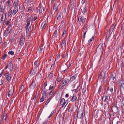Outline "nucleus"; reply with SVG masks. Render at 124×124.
Here are the masks:
<instances>
[{
  "label": "nucleus",
  "instance_id": "f257e3e1",
  "mask_svg": "<svg viewBox=\"0 0 124 124\" xmlns=\"http://www.w3.org/2000/svg\"><path fill=\"white\" fill-rule=\"evenodd\" d=\"M98 79L102 84L104 83L106 81V79L105 78V73L104 72H102L100 73Z\"/></svg>",
  "mask_w": 124,
  "mask_h": 124
},
{
  "label": "nucleus",
  "instance_id": "f03ea898",
  "mask_svg": "<svg viewBox=\"0 0 124 124\" xmlns=\"http://www.w3.org/2000/svg\"><path fill=\"white\" fill-rule=\"evenodd\" d=\"M68 103L67 101H66L64 98H62L60 100V105L62 106V108H64L68 104Z\"/></svg>",
  "mask_w": 124,
  "mask_h": 124
},
{
  "label": "nucleus",
  "instance_id": "7ed1b4c3",
  "mask_svg": "<svg viewBox=\"0 0 124 124\" xmlns=\"http://www.w3.org/2000/svg\"><path fill=\"white\" fill-rule=\"evenodd\" d=\"M8 68L10 72H12L13 70V65L11 62H10L6 66L5 69H7Z\"/></svg>",
  "mask_w": 124,
  "mask_h": 124
},
{
  "label": "nucleus",
  "instance_id": "20e7f679",
  "mask_svg": "<svg viewBox=\"0 0 124 124\" xmlns=\"http://www.w3.org/2000/svg\"><path fill=\"white\" fill-rule=\"evenodd\" d=\"M13 73V72H12L11 74L10 75L9 73L8 72L4 74L5 77L7 80L9 81L11 79L12 77L11 74H12Z\"/></svg>",
  "mask_w": 124,
  "mask_h": 124
},
{
  "label": "nucleus",
  "instance_id": "39448f33",
  "mask_svg": "<svg viewBox=\"0 0 124 124\" xmlns=\"http://www.w3.org/2000/svg\"><path fill=\"white\" fill-rule=\"evenodd\" d=\"M30 22V18H28L27 20V25L25 27V28H26L27 30H28V31H29V30L31 29Z\"/></svg>",
  "mask_w": 124,
  "mask_h": 124
},
{
  "label": "nucleus",
  "instance_id": "423d86ee",
  "mask_svg": "<svg viewBox=\"0 0 124 124\" xmlns=\"http://www.w3.org/2000/svg\"><path fill=\"white\" fill-rule=\"evenodd\" d=\"M115 26L116 25L115 24H113L110 27L109 31L108 32L109 35H110L112 34Z\"/></svg>",
  "mask_w": 124,
  "mask_h": 124
},
{
  "label": "nucleus",
  "instance_id": "0eeeda50",
  "mask_svg": "<svg viewBox=\"0 0 124 124\" xmlns=\"http://www.w3.org/2000/svg\"><path fill=\"white\" fill-rule=\"evenodd\" d=\"M66 42L65 39H64L62 41V43L60 44V46L63 49H65L66 48Z\"/></svg>",
  "mask_w": 124,
  "mask_h": 124
},
{
  "label": "nucleus",
  "instance_id": "6e6552de",
  "mask_svg": "<svg viewBox=\"0 0 124 124\" xmlns=\"http://www.w3.org/2000/svg\"><path fill=\"white\" fill-rule=\"evenodd\" d=\"M69 82L67 81L66 79H63L61 84V85L63 87L67 84Z\"/></svg>",
  "mask_w": 124,
  "mask_h": 124
},
{
  "label": "nucleus",
  "instance_id": "1a4fd4ad",
  "mask_svg": "<svg viewBox=\"0 0 124 124\" xmlns=\"http://www.w3.org/2000/svg\"><path fill=\"white\" fill-rule=\"evenodd\" d=\"M119 85L121 88H124V80L122 79L119 82Z\"/></svg>",
  "mask_w": 124,
  "mask_h": 124
},
{
  "label": "nucleus",
  "instance_id": "9d476101",
  "mask_svg": "<svg viewBox=\"0 0 124 124\" xmlns=\"http://www.w3.org/2000/svg\"><path fill=\"white\" fill-rule=\"evenodd\" d=\"M70 100L72 102L75 101L77 99V97L75 95L73 94L72 97H71L69 98Z\"/></svg>",
  "mask_w": 124,
  "mask_h": 124
},
{
  "label": "nucleus",
  "instance_id": "9b49d317",
  "mask_svg": "<svg viewBox=\"0 0 124 124\" xmlns=\"http://www.w3.org/2000/svg\"><path fill=\"white\" fill-rule=\"evenodd\" d=\"M36 84L35 81H33L29 86V87L32 89H34L36 87Z\"/></svg>",
  "mask_w": 124,
  "mask_h": 124
},
{
  "label": "nucleus",
  "instance_id": "f8f14e48",
  "mask_svg": "<svg viewBox=\"0 0 124 124\" xmlns=\"http://www.w3.org/2000/svg\"><path fill=\"white\" fill-rule=\"evenodd\" d=\"M19 1L18 0H16L13 3V7L14 8H18V4Z\"/></svg>",
  "mask_w": 124,
  "mask_h": 124
},
{
  "label": "nucleus",
  "instance_id": "ddd939ff",
  "mask_svg": "<svg viewBox=\"0 0 124 124\" xmlns=\"http://www.w3.org/2000/svg\"><path fill=\"white\" fill-rule=\"evenodd\" d=\"M10 31L7 29V30H6L5 31L3 34V36L5 37H7Z\"/></svg>",
  "mask_w": 124,
  "mask_h": 124
},
{
  "label": "nucleus",
  "instance_id": "4468645a",
  "mask_svg": "<svg viewBox=\"0 0 124 124\" xmlns=\"http://www.w3.org/2000/svg\"><path fill=\"white\" fill-rule=\"evenodd\" d=\"M85 18L80 16L78 17V21L79 22H82V23H84L85 22Z\"/></svg>",
  "mask_w": 124,
  "mask_h": 124
},
{
  "label": "nucleus",
  "instance_id": "2eb2a0df",
  "mask_svg": "<svg viewBox=\"0 0 124 124\" xmlns=\"http://www.w3.org/2000/svg\"><path fill=\"white\" fill-rule=\"evenodd\" d=\"M18 10V8H14V9L12 11V14L13 16L15 15L16 13L17 12Z\"/></svg>",
  "mask_w": 124,
  "mask_h": 124
},
{
  "label": "nucleus",
  "instance_id": "dca6fc26",
  "mask_svg": "<svg viewBox=\"0 0 124 124\" xmlns=\"http://www.w3.org/2000/svg\"><path fill=\"white\" fill-rule=\"evenodd\" d=\"M8 119L7 118V115L6 114H4L3 118V121L4 123H6L7 122V120Z\"/></svg>",
  "mask_w": 124,
  "mask_h": 124
},
{
  "label": "nucleus",
  "instance_id": "f3484780",
  "mask_svg": "<svg viewBox=\"0 0 124 124\" xmlns=\"http://www.w3.org/2000/svg\"><path fill=\"white\" fill-rule=\"evenodd\" d=\"M24 38H21L19 43L20 45L22 46H23L24 43Z\"/></svg>",
  "mask_w": 124,
  "mask_h": 124
},
{
  "label": "nucleus",
  "instance_id": "a211bd4d",
  "mask_svg": "<svg viewBox=\"0 0 124 124\" xmlns=\"http://www.w3.org/2000/svg\"><path fill=\"white\" fill-rule=\"evenodd\" d=\"M46 24L45 23H42L41 27V29L42 30H43L45 28L46 26Z\"/></svg>",
  "mask_w": 124,
  "mask_h": 124
},
{
  "label": "nucleus",
  "instance_id": "6ab92c4d",
  "mask_svg": "<svg viewBox=\"0 0 124 124\" xmlns=\"http://www.w3.org/2000/svg\"><path fill=\"white\" fill-rule=\"evenodd\" d=\"M103 44L102 43H100L98 45L97 47V50H101L103 48Z\"/></svg>",
  "mask_w": 124,
  "mask_h": 124
},
{
  "label": "nucleus",
  "instance_id": "aec40b11",
  "mask_svg": "<svg viewBox=\"0 0 124 124\" xmlns=\"http://www.w3.org/2000/svg\"><path fill=\"white\" fill-rule=\"evenodd\" d=\"M54 90L53 89L51 90L49 94V95L50 96V97H52V98L53 97V95L54 94Z\"/></svg>",
  "mask_w": 124,
  "mask_h": 124
},
{
  "label": "nucleus",
  "instance_id": "412c9836",
  "mask_svg": "<svg viewBox=\"0 0 124 124\" xmlns=\"http://www.w3.org/2000/svg\"><path fill=\"white\" fill-rule=\"evenodd\" d=\"M42 97H43L46 98V91H45L44 90V91H42Z\"/></svg>",
  "mask_w": 124,
  "mask_h": 124
},
{
  "label": "nucleus",
  "instance_id": "4be33fe9",
  "mask_svg": "<svg viewBox=\"0 0 124 124\" xmlns=\"http://www.w3.org/2000/svg\"><path fill=\"white\" fill-rule=\"evenodd\" d=\"M54 82H53L52 84H51V85H50L49 87V90H50L51 89H54L55 88V87L54 86Z\"/></svg>",
  "mask_w": 124,
  "mask_h": 124
},
{
  "label": "nucleus",
  "instance_id": "5701e85b",
  "mask_svg": "<svg viewBox=\"0 0 124 124\" xmlns=\"http://www.w3.org/2000/svg\"><path fill=\"white\" fill-rule=\"evenodd\" d=\"M13 93V90L12 89L10 90L9 91L8 96V97H9L11 96H12Z\"/></svg>",
  "mask_w": 124,
  "mask_h": 124
},
{
  "label": "nucleus",
  "instance_id": "b1692460",
  "mask_svg": "<svg viewBox=\"0 0 124 124\" xmlns=\"http://www.w3.org/2000/svg\"><path fill=\"white\" fill-rule=\"evenodd\" d=\"M79 85H78V86L77 88L75 89H74L72 90L73 91V92L74 93L73 94L75 95L76 94L77 92V89L79 87Z\"/></svg>",
  "mask_w": 124,
  "mask_h": 124
},
{
  "label": "nucleus",
  "instance_id": "393cba45",
  "mask_svg": "<svg viewBox=\"0 0 124 124\" xmlns=\"http://www.w3.org/2000/svg\"><path fill=\"white\" fill-rule=\"evenodd\" d=\"M13 10L12 9V8H11L10 9L8 13V17H9L12 13Z\"/></svg>",
  "mask_w": 124,
  "mask_h": 124
},
{
  "label": "nucleus",
  "instance_id": "a878e982",
  "mask_svg": "<svg viewBox=\"0 0 124 124\" xmlns=\"http://www.w3.org/2000/svg\"><path fill=\"white\" fill-rule=\"evenodd\" d=\"M102 100H104L105 102L108 100V96H103L102 97Z\"/></svg>",
  "mask_w": 124,
  "mask_h": 124
},
{
  "label": "nucleus",
  "instance_id": "bb28decb",
  "mask_svg": "<svg viewBox=\"0 0 124 124\" xmlns=\"http://www.w3.org/2000/svg\"><path fill=\"white\" fill-rule=\"evenodd\" d=\"M12 26V24L10 23L8 25V27L7 29H8L10 31H11V28Z\"/></svg>",
  "mask_w": 124,
  "mask_h": 124
},
{
  "label": "nucleus",
  "instance_id": "cd10ccee",
  "mask_svg": "<svg viewBox=\"0 0 124 124\" xmlns=\"http://www.w3.org/2000/svg\"><path fill=\"white\" fill-rule=\"evenodd\" d=\"M43 45H40L39 47V48L38 51H39V52H41L42 50L43 49Z\"/></svg>",
  "mask_w": 124,
  "mask_h": 124
},
{
  "label": "nucleus",
  "instance_id": "c85d7f7f",
  "mask_svg": "<svg viewBox=\"0 0 124 124\" xmlns=\"http://www.w3.org/2000/svg\"><path fill=\"white\" fill-rule=\"evenodd\" d=\"M63 33L62 34V38L65 36L66 35V32L65 30H64L62 31Z\"/></svg>",
  "mask_w": 124,
  "mask_h": 124
},
{
  "label": "nucleus",
  "instance_id": "c756f323",
  "mask_svg": "<svg viewBox=\"0 0 124 124\" xmlns=\"http://www.w3.org/2000/svg\"><path fill=\"white\" fill-rule=\"evenodd\" d=\"M108 91H110L111 93H112L113 92V88L111 86H109L108 88Z\"/></svg>",
  "mask_w": 124,
  "mask_h": 124
},
{
  "label": "nucleus",
  "instance_id": "7c9ffc66",
  "mask_svg": "<svg viewBox=\"0 0 124 124\" xmlns=\"http://www.w3.org/2000/svg\"><path fill=\"white\" fill-rule=\"evenodd\" d=\"M28 12H32V11L33 8L32 7H29L27 8Z\"/></svg>",
  "mask_w": 124,
  "mask_h": 124
},
{
  "label": "nucleus",
  "instance_id": "2f4dec72",
  "mask_svg": "<svg viewBox=\"0 0 124 124\" xmlns=\"http://www.w3.org/2000/svg\"><path fill=\"white\" fill-rule=\"evenodd\" d=\"M76 78V77L75 76H73L71 77L70 80V81L71 82L73 81Z\"/></svg>",
  "mask_w": 124,
  "mask_h": 124
},
{
  "label": "nucleus",
  "instance_id": "473e14b6",
  "mask_svg": "<svg viewBox=\"0 0 124 124\" xmlns=\"http://www.w3.org/2000/svg\"><path fill=\"white\" fill-rule=\"evenodd\" d=\"M58 6L56 4H54L53 6V9L54 10L56 11L58 9Z\"/></svg>",
  "mask_w": 124,
  "mask_h": 124
},
{
  "label": "nucleus",
  "instance_id": "72a5a7b5",
  "mask_svg": "<svg viewBox=\"0 0 124 124\" xmlns=\"http://www.w3.org/2000/svg\"><path fill=\"white\" fill-rule=\"evenodd\" d=\"M24 89V86L23 85H22L20 88V91L22 92L23 91Z\"/></svg>",
  "mask_w": 124,
  "mask_h": 124
},
{
  "label": "nucleus",
  "instance_id": "f704fd0d",
  "mask_svg": "<svg viewBox=\"0 0 124 124\" xmlns=\"http://www.w3.org/2000/svg\"><path fill=\"white\" fill-rule=\"evenodd\" d=\"M52 98V97H50L48 99L45 103V104L46 105H47L48 103L51 100Z\"/></svg>",
  "mask_w": 124,
  "mask_h": 124
},
{
  "label": "nucleus",
  "instance_id": "c9c22d12",
  "mask_svg": "<svg viewBox=\"0 0 124 124\" xmlns=\"http://www.w3.org/2000/svg\"><path fill=\"white\" fill-rule=\"evenodd\" d=\"M61 14L60 13H57V19L60 18L61 17Z\"/></svg>",
  "mask_w": 124,
  "mask_h": 124
},
{
  "label": "nucleus",
  "instance_id": "e433bc0d",
  "mask_svg": "<svg viewBox=\"0 0 124 124\" xmlns=\"http://www.w3.org/2000/svg\"><path fill=\"white\" fill-rule=\"evenodd\" d=\"M53 72H52L48 76V78H51L53 77Z\"/></svg>",
  "mask_w": 124,
  "mask_h": 124
},
{
  "label": "nucleus",
  "instance_id": "4c0bfd02",
  "mask_svg": "<svg viewBox=\"0 0 124 124\" xmlns=\"http://www.w3.org/2000/svg\"><path fill=\"white\" fill-rule=\"evenodd\" d=\"M57 30H56L54 32V34L53 35L55 37L57 38Z\"/></svg>",
  "mask_w": 124,
  "mask_h": 124
},
{
  "label": "nucleus",
  "instance_id": "58836bf2",
  "mask_svg": "<svg viewBox=\"0 0 124 124\" xmlns=\"http://www.w3.org/2000/svg\"><path fill=\"white\" fill-rule=\"evenodd\" d=\"M86 7H84L82 11V13L83 14H84L85 13L86 11Z\"/></svg>",
  "mask_w": 124,
  "mask_h": 124
},
{
  "label": "nucleus",
  "instance_id": "ea45409f",
  "mask_svg": "<svg viewBox=\"0 0 124 124\" xmlns=\"http://www.w3.org/2000/svg\"><path fill=\"white\" fill-rule=\"evenodd\" d=\"M8 54H10L12 55H13L14 54V52L13 51H9L8 52Z\"/></svg>",
  "mask_w": 124,
  "mask_h": 124
},
{
  "label": "nucleus",
  "instance_id": "a19ab883",
  "mask_svg": "<svg viewBox=\"0 0 124 124\" xmlns=\"http://www.w3.org/2000/svg\"><path fill=\"white\" fill-rule=\"evenodd\" d=\"M36 72V71L35 70H33L31 71L30 72V73L32 75H34Z\"/></svg>",
  "mask_w": 124,
  "mask_h": 124
},
{
  "label": "nucleus",
  "instance_id": "79ce46f5",
  "mask_svg": "<svg viewBox=\"0 0 124 124\" xmlns=\"http://www.w3.org/2000/svg\"><path fill=\"white\" fill-rule=\"evenodd\" d=\"M111 80H113L115 79V77L113 76L112 75H111L110 77Z\"/></svg>",
  "mask_w": 124,
  "mask_h": 124
},
{
  "label": "nucleus",
  "instance_id": "37998d69",
  "mask_svg": "<svg viewBox=\"0 0 124 124\" xmlns=\"http://www.w3.org/2000/svg\"><path fill=\"white\" fill-rule=\"evenodd\" d=\"M86 90V88L85 87H84V88H83L82 89V93H84Z\"/></svg>",
  "mask_w": 124,
  "mask_h": 124
},
{
  "label": "nucleus",
  "instance_id": "c03bdc74",
  "mask_svg": "<svg viewBox=\"0 0 124 124\" xmlns=\"http://www.w3.org/2000/svg\"><path fill=\"white\" fill-rule=\"evenodd\" d=\"M3 9V7L2 6H0V12H2Z\"/></svg>",
  "mask_w": 124,
  "mask_h": 124
},
{
  "label": "nucleus",
  "instance_id": "a18cd8bd",
  "mask_svg": "<svg viewBox=\"0 0 124 124\" xmlns=\"http://www.w3.org/2000/svg\"><path fill=\"white\" fill-rule=\"evenodd\" d=\"M7 57V54H5L2 56V58L3 59H5Z\"/></svg>",
  "mask_w": 124,
  "mask_h": 124
},
{
  "label": "nucleus",
  "instance_id": "49530a36",
  "mask_svg": "<svg viewBox=\"0 0 124 124\" xmlns=\"http://www.w3.org/2000/svg\"><path fill=\"white\" fill-rule=\"evenodd\" d=\"M94 39V37L93 36L92 38L88 40V42H91L92 40H93Z\"/></svg>",
  "mask_w": 124,
  "mask_h": 124
},
{
  "label": "nucleus",
  "instance_id": "de8ad7c7",
  "mask_svg": "<svg viewBox=\"0 0 124 124\" xmlns=\"http://www.w3.org/2000/svg\"><path fill=\"white\" fill-rule=\"evenodd\" d=\"M102 89V86H101L99 88V89L98 91V93H100V91H101V90Z\"/></svg>",
  "mask_w": 124,
  "mask_h": 124
},
{
  "label": "nucleus",
  "instance_id": "09e8293b",
  "mask_svg": "<svg viewBox=\"0 0 124 124\" xmlns=\"http://www.w3.org/2000/svg\"><path fill=\"white\" fill-rule=\"evenodd\" d=\"M62 79V77H59L58 78L57 81L58 82H60Z\"/></svg>",
  "mask_w": 124,
  "mask_h": 124
},
{
  "label": "nucleus",
  "instance_id": "8fccbe9b",
  "mask_svg": "<svg viewBox=\"0 0 124 124\" xmlns=\"http://www.w3.org/2000/svg\"><path fill=\"white\" fill-rule=\"evenodd\" d=\"M10 21H7L6 23V25L7 26L10 23Z\"/></svg>",
  "mask_w": 124,
  "mask_h": 124
},
{
  "label": "nucleus",
  "instance_id": "3c124183",
  "mask_svg": "<svg viewBox=\"0 0 124 124\" xmlns=\"http://www.w3.org/2000/svg\"><path fill=\"white\" fill-rule=\"evenodd\" d=\"M38 62L37 61H35L34 63V65L35 67H36L37 65Z\"/></svg>",
  "mask_w": 124,
  "mask_h": 124
},
{
  "label": "nucleus",
  "instance_id": "603ef678",
  "mask_svg": "<svg viewBox=\"0 0 124 124\" xmlns=\"http://www.w3.org/2000/svg\"><path fill=\"white\" fill-rule=\"evenodd\" d=\"M45 97H43L41 98L40 100V101L42 102L44 101V98Z\"/></svg>",
  "mask_w": 124,
  "mask_h": 124
},
{
  "label": "nucleus",
  "instance_id": "864d4df0",
  "mask_svg": "<svg viewBox=\"0 0 124 124\" xmlns=\"http://www.w3.org/2000/svg\"><path fill=\"white\" fill-rule=\"evenodd\" d=\"M3 83V81L2 79L0 80V85H2Z\"/></svg>",
  "mask_w": 124,
  "mask_h": 124
},
{
  "label": "nucleus",
  "instance_id": "5fc2aeb1",
  "mask_svg": "<svg viewBox=\"0 0 124 124\" xmlns=\"http://www.w3.org/2000/svg\"><path fill=\"white\" fill-rule=\"evenodd\" d=\"M65 52H63V54L62 55V58H63L65 57Z\"/></svg>",
  "mask_w": 124,
  "mask_h": 124
},
{
  "label": "nucleus",
  "instance_id": "6e6d98bb",
  "mask_svg": "<svg viewBox=\"0 0 124 124\" xmlns=\"http://www.w3.org/2000/svg\"><path fill=\"white\" fill-rule=\"evenodd\" d=\"M53 112H52L51 113L50 115L48 117V118H50V117H51V116H52V115L53 114Z\"/></svg>",
  "mask_w": 124,
  "mask_h": 124
},
{
  "label": "nucleus",
  "instance_id": "4d7b16f0",
  "mask_svg": "<svg viewBox=\"0 0 124 124\" xmlns=\"http://www.w3.org/2000/svg\"><path fill=\"white\" fill-rule=\"evenodd\" d=\"M122 79L124 80V73L122 75Z\"/></svg>",
  "mask_w": 124,
  "mask_h": 124
},
{
  "label": "nucleus",
  "instance_id": "13d9d810",
  "mask_svg": "<svg viewBox=\"0 0 124 124\" xmlns=\"http://www.w3.org/2000/svg\"><path fill=\"white\" fill-rule=\"evenodd\" d=\"M85 1V0H82L81 1V3L82 4H84Z\"/></svg>",
  "mask_w": 124,
  "mask_h": 124
},
{
  "label": "nucleus",
  "instance_id": "bf43d9fd",
  "mask_svg": "<svg viewBox=\"0 0 124 124\" xmlns=\"http://www.w3.org/2000/svg\"><path fill=\"white\" fill-rule=\"evenodd\" d=\"M107 105L105 104V105L104 106V107H106V106H107L108 107V106L109 105V104L108 103V102H107Z\"/></svg>",
  "mask_w": 124,
  "mask_h": 124
},
{
  "label": "nucleus",
  "instance_id": "052dcab7",
  "mask_svg": "<svg viewBox=\"0 0 124 124\" xmlns=\"http://www.w3.org/2000/svg\"><path fill=\"white\" fill-rule=\"evenodd\" d=\"M54 65L53 64H52L51 65V69H53L54 67Z\"/></svg>",
  "mask_w": 124,
  "mask_h": 124
},
{
  "label": "nucleus",
  "instance_id": "680f3d73",
  "mask_svg": "<svg viewBox=\"0 0 124 124\" xmlns=\"http://www.w3.org/2000/svg\"><path fill=\"white\" fill-rule=\"evenodd\" d=\"M1 21H3L4 20V17L3 15H2L1 17Z\"/></svg>",
  "mask_w": 124,
  "mask_h": 124
},
{
  "label": "nucleus",
  "instance_id": "e2e57ef3",
  "mask_svg": "<svg viewBox=\"0 0 124 124\" xmlns=\"http://www.w3.org/2000/svg\"><path fill=\"white\" fill-rule=\"evenodd\" d=\"M66 8H65L64 9L63 11V12L64 13H66Z\"/></svg>",
  "mask_w": 124,
  "mask_h": 124
},
{
  "label": "nucleus",
  "instance_id": "0e129e2a",
  "mask_svg": "<svg viewBox=\"0 0 124 124\" xmlns=\"http://www.w3.org/2000/svg\"><path fill=\"white\" fill-rule=\"evenodd\" d=\"M47 121H45V122H44L42 124H47Z\"/></svg>",
  "mask_w": 124,
  "mask_h": 124
},
{
  "label": "nucleus",
  "instance_id": "69168bd1",
  "mask_svg": "<svg viewBox=\"0 0 124 124\" xmlns=\"http://www.w3.org/2000/svg\"><path fill=\"white\" fill-rule=\"evenodd\" d=\"M71 7L72 8H74V3L72 4H71Z\"/></svg>",
  "mask_w": 124,
  "mask_h": 124
},
{
  "label": "nucleus",
  "instance_id": "338daca9",
  "mask_svg": "<svg viewBox=\"0 0 124 124\" xmlns=\"http://www.w3.org/2000/svg\"><path fill=\"white\" fill-rule=\"evenodd\" d=\"M2 41V39L1 38H0V44H1Z\"/></svg>",
  "mask_w": 124,
  "mask_h": 124
},
{
  "label": "nucleus",
  "instance_id": "774afa93",
  "mask_svg": "<svg viewBox=\"0 0 124 124\" xmlns=\"http://www.w3.org/2000/svg\"><path fill=\"white\" fill-rule=\"evenodd\" d=\"M65 97H66L68 98L69 97V95H68V94H66L65 96Z\"/></svg>",
  "mask_w": 124,
  "mask_h": 124
}]
</instances>
